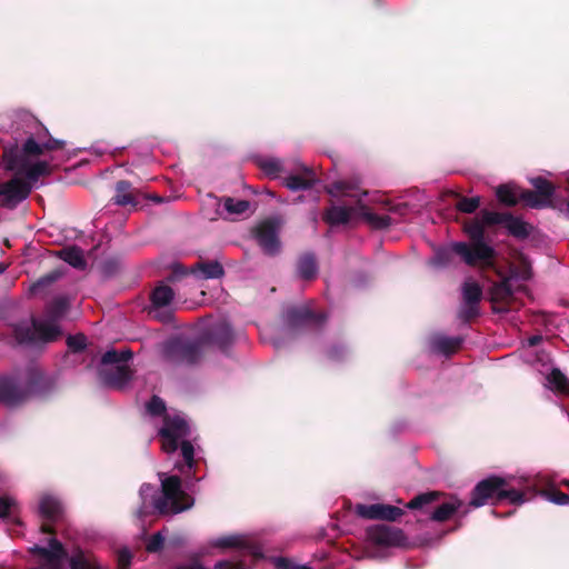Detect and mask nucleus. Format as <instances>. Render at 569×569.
<instances>
[{"label":"nucleus","mask_w":569,"mask_h":569,"mask_svg":"<svg viewBox=\"0 0 569 569\" xmlns=\"http://www.w3.org/2000/svg\"><path fill=\"white\" fill-rule=\"evenodd\" d=\"M62 140L49 139L47 142H38L30 137L23 143L21 151L6 154V168L16 173L3 182H0V204L6 208H14L26 200L41 176L50 172L47 161L31 162L29 157L44 154L49 150L62 149Z\"/></svg>","instance_id":"obj_1"},{"label":"nucleus","mask_w":569,"mask_h":569,"mask_svg":"<svg viewBox=\"0 0 569 569\" xmlns=\"http://www.w3.org/2000/svg\"><path fill=\"white\" fill-rule=\"evenodd\" d=\"M491 224L483 221L482 211L480 218L472 219L465 226L471 243L453 242L449 248L438 250L432 261L433 264L445 266L449 261L450 253L455 252L468 266L492 267L495 249L485 241V227Z\"/></svg>","instance_id":"obj_2"},{"label":"nucleus","mask_w":569,"mask_h":569,"mask_svg":"<svg viewBox=\"0 0 569 569\" xmlns=\"http://www.w3.org/2000/svg\"><path fill=\"white\" fill-rule=\"evenodd\" d=\"M332 197H347L356 200V204L351 207L332 206L325 214V220L331 226L348 223L355 219H362L373 228L382 229L391 223L388 216H378L373 213L367 203L361 200L362 196H367V191H360L359 188L349 181L341 180L335 182L329 188Z\"/></svg>","instance_id":"obj_3"},{"label":"nucleus","mask_w":569,"mask_h":569,"mask_svg":"<svg viewBox=\"0 0 569 569\" xmlns=\"http://www.w3.org/2000/svg\"><path fill=\"white\" fill-rule=\"evenodd\" d=\"M161 495H158L156 487L143 483L140 487L142 507L139 517L144 513L148 506H152L160 515H176L188 510L193 506V499L181 488V480L178 476H164L160 473Z\"/></svg>","instance_id":"obj_4"},{"label":"nucleus","mask_w":569,"mask_h":569,"mask_svg":"<svg viewBox=\"0 0 569 569\" xmlns=\"http://www.w3.org/2000/svg\"><path fill=\"white\" fill-rule=\"evenodd\" d=\"M69 308V300L64 296L54 298L47 307V319H34L31 325L22 322L16 326L14 335L20 343L50 342L56 340L61 330L57 321Z\"/></svg>","instance_id":"obj_5"},{"label":"nucleus","mask_w":569,"mask_h":569,"mask_svg":"<svg viewBox=\"0 0 569 569\" xmlns=\"http://www.w3.org/2000/svg\"><path fill=\"white\" fill-rule=\"evenodd\" d=\"M213 547L227 549L234 548L241 558L239 561L221 560L214 569H250L254 561L262 558L261 547L249 535H229L214 539ZM176 569H207L199 562L182 565Z\"/></svg>","instance_id":"obj_6"},{"label":"nucleus","mask_w":569,"mask_h":569,"mask_svg":"<svg viewBox=\"0 0 569 569\" xmlns=\"http://www.w3.org/2000/svg\"><path fill=\"white\" fill-rule=\"evenodd\" d=\"M259 167L270 178H282L283 184L291 191L311 189L317 182L315 172L298 160L263 158Z\"/></svg>","instance_id":"obj_7"},{"label":"nucleus","mask_w":569,"mask_h":569,"mask_svg":"<svg viewBox=\"0 0 569 569\" xmlns=\"http://www.w3.org/2000/svg\"><path fill=\"white\" fill-rule=\"evenodd\" d=\"M189 435L190 426L182 415L164 416L163 426L159 430L162 450L167 453H172L177 450L180 442L186 466L191 469L194 449L191 442L186 440Z\"/></svg>","instance_id":"obj_8"},{"label":"nucleus","mask_w":569,"mask_h":569,"mask_svg":"<svg viewBox=\"0 0 569 569\" xmlns=\"http://www.w3.org/2000/svg\"><path fill=\"white\" fill-rule=\"evenodd\" d=\"M506 481L499 477H489L481 480L473 489L470 505L478 508L487 503L488 499L497 496L499 499H508L511 505H522L526 499L523 493L516 489H503Z\"/></svg>","instance_id":"obj_9"},{"label":"nucleus","mask_w":569,"mask_h":569,"mask_svg":"<svg viewBox=\"0 0 569 569\" xmlns=\"http://www.w3.org/2000/svg\"><path fill=\"white\" fill-rule=\"evenodd\" d=\"M40 376L29 372L23 376H7L0 378V401L8 406L22 401L30 393L37 392Z\"/></svg>","instance_id":"obj_10"},{"label":"nucleus","mask_w":569,"mask_h":569,"mask_svg":"<svg viewBox=\"0 0 569 569\" xmlns=\"http://www.w3.org/2000/svg\"><path fill=\"white\" fill-rule=\"evenodd\" d=\"M132 357L129 349L117 351L110 349L102 355V365H116L109 372L103 375V381L107 386L114 389H122L131 379V371L127 365L128 360Z\"/></svg>","instance_id":"obj_11"},{"label":"nucleus","mask_w":569,"mask_h":569,"mask_svg":"<svg viewBox=\"0 0 569 569\" xmlns=\"http://www.w3.org/2000/svg\"><path fill=\"white\" fill-rule=\"evenodd\" d=\"M281 227V220L276 218L261 222L256 229V237L263 252L274 256L280 251V241L278 233Z\"/></svg>","instance_id":"obj_12"},{"label":"nucleus","mask_w":569,"mask_h":569,"mask_svg":"<svg viewBox=\"0 0 569 569\" xmlns=\"http://www.w3.org/2000/svg\"><path fill=\"white\" fill-rule=\"evenodd\" d=\"M369 543L377 547H400L406 542L402 530L389 526H373L367 531Z\"/></svg>","instance_id":"obj_13"},{"label":"nucleus","mask_w":569,"mask_h":569,"mask_svg":"<svg viewBox=\"0 0 569 569\" xmlns=\"http://www.w3.org/2000/svg\"><path fill=\"white\" fill-rule=\"evenodd\" d=\"M482 296L480 286L472 280H467L462 286V305L459 310V318L468 321L479 313V301Z\"/></svg>","instance_id":"obj_14"},{"label":"nucleus","mask_w":569,"mask_h":569,"mask_svg":"<svg viewBox=\"0 0 569 569\" xmlns=\"http://www.w3.org/2000/svg\"><path fill=\"white\" fill-rule=\"evenodd\" d=\"M33 551L37 552L42 560L40 569H62L64 560L67 559V552L63 546L54 538L50 539L46 547L36 546Z\"/></svg>","instance_id":"obj_15"},{"label":"nucleus","mask_w":569,"mask_h":569,"mask_svg":"<svg viewBox=\"0 0 569 569\" xmlns=\"http://www.w3.org/2000/svg\"><path fill=\"white\" fill-rule=\"evenodd\" d=\"M528 278V270H525L520 276L515 270H511L509 276L503 277L499 282L493 283L490 292L492 302L497 303L508 301L518 289V280H526Z\"/></svg>","instance_id":"obj_16"},{"label":"nucleus","mask_w":569,"mask_h":569,"mask_svg":"<svg viewBox=\"0 0 569 569\" xmlns=\"http://www.w3.org/2000/svg\"><path fill=\"white\" fill-rule=\"evenodd\" d=\"M355 512L365 519H382L389 521L398 519L403 513L402 509L398 507L382 503H358L355 507Z\"/></svg>","instance_id":"obj_17"},{"label":"nucleus","mask_w":569,"mask_h":569,"mask_svg":"<svg viewBox=\"0 0 569 569\" xmlns=\"http://www.w3.org/2000/svg\"><path fill=\"white\" fill-rule=\"evenodd\" d=\"M483 221L487 223L503 224L516 237L528 234V224L519 218L508 213L483 211Z\"/></svg>","instance_id":"obj_18"},{"label":"nucleus","mask_w":569,"mask_h":569,"mask_svg":"<svg viewBox=\"0 0 569 569\" xmlns=\"http://www.w3.org/2000/svg\"><path fill=\"white\" fill-rule=\"evenodd\" d=\"M209 201L213 207H216L214 214L206 213L210 220H214L217 217L241 216L244 214L250 208V202L247 200H234L232 198H226L223 206H221L220 200L216 197H210Z\"/></svg>","instance_id":"obj_19"},{"label":"nucleus","mask_w":569,"mask_h":569,"mask_svg":"<svg viewBox=\"0 0 569 569\" xmlns=\"http://www.w3.org/2000/svg\"><path fill=\"white\" fill-rule=\"evenodd\" d=\"M176 271L181 274L190 273L199 280L218 279L221 278L224 273L222 266L217 261L199 262L194 264L189 271L182 269L179 266L177 267Z\"/></svg>","instance_id":"obj_20"},{"label":"nucleus","mask_w":569,"mask_h":569,"mask_svg":"<svg viewBox=\"0 0 569 569\" xmlns=\"http://www.w3.org/2000/svg\"><path fill=\"white\" fill-rule=\"evenodd\" d=\"M326 319L322 315H316L308 307H295L287 311V320L290 327H298L311 322H321Z\"/></svg>","instance_id":"obj_21"},{"label":"nucleus","mask_w":569,"mask_h":569,"mask_svg":"<svg viewBox=\"0 0 569 569\" xmlns=\"http://www.w3.org/2000/svg\"><path fill=\"white\" fill-rule=\"evenodd\" d=\"M168 350L179 352L181 360L191 363L200 355V345L198 342L173 339L168 342Z\"/></svg>","instance_id":"obj_22"},{"label":"nucleus","mask_w":569,"mask_h":569,"mask_svg":"<svg viewBox=\"0 0 569 569\" xmlns=\"http://www.w3.org/2000/svg\"><path fill=\"white\" fill-rule=\"evenodd\" d=\"M69 566L70 569H106L92 552L81 549L72 552Z\"/></svg>","instance_id":"obj_23"},{"label":"nucleus","mask_w":569,"mask_h":569,"mask_svg":"<svg viewBox=\"0 0 569 569\" xmlns=\"http://www.w3.org/2000/svg\"><path fill=\"white\" fill-rule=\"evenodd\" d=\"M39 512L43 519L56 521L62 513V505L58 498L51 495H44L39 502Z\"/></svg>","instance_id":"obj_24"},{"label":"nucleus","mask_w":569,"mask_h":569,"mask_svg":"<svg viewBox=\"0 0 569 569\" xmlns=\"http://www.w3.org/2000/svg\"><path fill=\"white\" fill-rule=\"evenodd\" d=\"M174 298L173 290L167 284H159L151 293L152 310L158 316V310L169 307Z\"/></svg>","instance_id":"obj_25"},{"label":"nucleus","mask_w":569,"mask_h":569,"mask_svg":"<svg viewBox=\"0 0 569 569\" xmlns=\"http://www.w3.org/2000/svg\"><path fill=\"white\" fill-rule=\"evenodd\" d=\"M461 341L458 337L437 335L431 339V349L437 353L449 356L459 349Z\"/></svg>","instance_id":"obj_26"},{"label":"nucleus","mask_w":569,"mask_h":569,"mask_svg":"<svg viewBox=\"0 0 569 569\" xmlns=\"http://www.w3.org/2000/svg\"><path fill=\"white\" fill-rule=\"evenodd\" d=\"M113 202L118 206L137 207L139 204L130 182L121 180L116 183Z\"/></svg>","instance_id":"obj_27"},{"label":"nucleus","mask_w":569,"mask_h":569,"mask_svg":"<svg viewBox=\"0 0 569 569\" xmlns=\"http://www.w3.org/2000/svg\"><path fill=\"white\" fill-rule=\"evenodd\" d=\"M546 381L549 389L569 395V379L559 369L552 368Z\"/></svg>","instance_id":"obj_28"},{"label":"nucleus","mask_w":569,"mask_h":569,"mask_svg":"<svg viewBox=\"0 0 569 569\" xmlns=\"http://www.w3.org/2000/svg\"><path fill=\"white\" fill-rule=\"evenodd\" d=\"M59 257L74 268L83 269L86 267L83 251L79 247H66L59 251Z\"/></svg>","instance_id":"obj_29"},{"label":"nucleus","mask_w":569,"mask_h":569,"mask_svg":"<svg viewBox=\"0 0 569 569\" xmlns=\"http://www.w3.org/2000/svg\"><path fill=\"white\" fill-rule=\"evenodd\" d=\"M318 272V266L313 254H303L298 261V273L302 279H312Z\"/></svg>","instance_id":"obj_30"},{"label":"nucleus","mask_w":569,"mask_h":569,"mask_svg":"<svg viewBox=\"0 0 569 569\" xmlns=\"http://www.w3.org/2000/svg\"><path fill=\"white\" fill-rule=\"evenodd\" d=\"M461 501L458 499H451L439 506L431 515V519L436 521H445L449 519L455 511L459 509Z\"/></svg>","instance_id":"obj_31"},{"label":"nucleus","mask_w":569,"mask_h":569,"mask_svg":"<svg viewBox=\"0 0 569 569\" xmlns=\"http://www.w3.org/2000/svg\"><path fill=\"white\" fill-rule=\"evenodd\" d=\"M520 199L523 200L528 207L535 209L547 208L552 206V202L547 200L546 197L543 198L541 197V194L531 190L521 191Z\"/></svg>","instance_id":"obj_32"},{"label":"nucleus","mask_w":569,"mask_h":569,"mask_svg":"<svg viewBox=\"0 0 569 569\" xmlns=\"http://www.w3.org/2000/svg\"><path fill=\"white\" fill-rule=\"evenodd\" d=\"M520 190L511 184H502L497 189L498 199L509 206L516 204L520 198Z\"/></svg>","instance_id":"obj_33"},{"label":"nucleus","mask_w":569,"mask_h":569,"mask_svg":"<svg viewBox=\"0 0 569 569\" xmlns=\"http://www.w3.org/2000/svg\"><path fill=\"white\" fill-rule=\"evenodd\" d=\"M530 183L536 189L535 192L541 194V197H543V198L546 197L547 200L552 202V197L555 194V187L550 181H548L547 179H545L542 177H536V178L530 179Z\"/></svg>","instance_id":"obj_34"},{"label":"nucleus","mask_w":569,"mask_h":569,"mask_svg":"<svg viewBox=\"0 0 569 569\" xmlns=\"http://www.w3.org/2000/svg\"><path fill=\"white\" fill-rule=\"evenodd\" d=\"M18 507L13 499L9 497H0V518H8L17 521Z\"/></svg>","instance_id":"obj_35"},{"label":"nucleus","mask_w":569,"mask_h":569,"mask_svg":"<svg viewBox=\"0 0 569 569\" xmlns=\"http://www.w3.org/2000/svg\"><path fill=\"white\" fill-rule=\"evenodd\" d=\"M214 339L221 348H224L232 341L233 332L229 323L222 322L216 328Z\"/></svg>","instance_id":"obj_36"},{"label":"nucleus","mask_w":569,"mask_h":569,"mask_svg":"<svg viewBox=\"0 0 569 569\" xmlns=\"http://www.w3.org/2000/svg\"><path fill=\"white\" fill-rule=\"evenodd\" d=\"M61 277V273L59 271H52L49 274H46L44 277L40 278L37 282H34L30 287V292L32 295H38L41 292V290L57 281Z\"/></svg>","instance_id":"obj_37"},{"label":"nucleus","mask_w":569,"mask_h":569,"mask_svg":"<svg viewBox=\"0 0 569 569\" xmlns=\"http://www.w3.org/2000/svg\"><path fill=\"white\" fill-rule=\"evenodd\" d=\"M438 497L437 492H428V493H422V495H419L417 497H415L408 505L407 507L409 509H417V508H421L422 506L425 505H428L430 502H432L433 500H436Z\"/></svg>","instance_id":"obj_38"},{"label":"nucleus","mask_w":569,"mask_h":569,"mask_svg":"<svg viewBox=\"0 0 569 569\" xmlns=\"http://www.w3.org/2000/svg\"><path fill=\"white\" fill-rule=\"evenodd\" d=\"M479 206H480V198L471 197V198L460 199L457 204V208L462 212L472 213L478 209Z\"/></svg>","instance_id":"obj_39"},{"label":"nucleus","mask_w":569,"mask_h":569,"mask_svg":"<svg viewBox=\"0 0 569 569\" xmlns=\"http://www.w3.org/2000/svg\"><path fill=\"white\" fill-rule=\"evenodd\" d=\"M146 409L151 416H160L166 411V405L161 398L153 396L147 403Z\"/></svg>","instance_id":"obj_40"},{"label":"nucleus","mask_w":569,"mask_h":569,"mask_svg":"<svg viewBox=\"0 0 569 569\" xmlns=\"http://www.w3.org/2000/svg\"><path fill=\"white\" fill-rule=\"evenodd\" d=\"M86 343L87 338L83 335L69 336L67 339L69 349L76 352L84 349Z\"/></svg>","instance_id":"obj_41"},{"label":"nucleus","mask_w":569,"mask_h":569,"mask_svg":"<svg viewBox=\"0 0 569 569\" xmlns=\"http://www.w3.org/2000/svg\"><path fill=\"white\" fill-rule=\"evenodd\" d=\"M543 496L548 501L559 506H565L569 503V495L560 491L543 492Z\"/></svg>","instance_id":"obj_42"},{"label":"nucleus","mask_w":569,"mask_h":569,"mask_svg":"<svg viewBox=\"0 0 569 569\" xmlns=\"http://www.w3.org/2000/svg\"><path fill=\"white\" fill-rule=\"evenodd\" d=\"M164 542V537L161 532H157L150 537V539L147 542V550L149 552H157L159 551Z\"/></svg>","instance_id":"obj_43"},{"label":"nucleus","mask_w":569,"mask_h":569,"mask_svg":"<svg viewBox=\"0 0 569 569\" xmlns=\"http://www.w3.org/2000/svg\"><path fill=\"white\" fill-rule=\"evenodd\" d=\"M274 566L277 569H310L307 566H300L295 562H292L290 559L287 558H276L274 559Z\"/></svg>","instance_id":"obj_44"},{"label":"nucleus","mask_w":569,"mask_h":569,"mask_svg":"<svg viewBox=\"0 0 569 569\" xmlns=\"http://www.w3.org/2000/svg\"><path fill=\"white\" fill-rule=\"evenodd\" d=\"M131 561V553L128 549H122L118 552L119 569H128Z\"/></svg>","instance_id":"obj_45"},{"label":"nucleus","mask_w":569,"mask_h":569,"mask_svg":"<svg viewBox=\"0 0 569 569\" xmlns=\"http://www.w3.org/2000/svg\"><path fill=\"white\" fill-rule=\"evenodd\" d=\"M541 336H532L528 339V343L530 347L537 346L541 341Z\"/></svg>","instance_id":"obj_46"},{"label":"nucleus","mask_w":569,"mask_h":569,"mask_svg":"<svg viewBox=\"0 0 569 569\" xmlns=\"http://www.w3.org/2000/svg\"><path fill=\"white\" fill-rule=\"evenodd\" d=\"M560 211L569 219V201L560 209Z\"/></svg>","instance_id":"obj_47"},{"label":"nucleus","mask_w":569,"mask_h":569,"mask_svg":"<svg viewBox=\"0 0 569 569\" xmlns=\"http://www.w3.org/2000/svg\"><path fill=\"white\" fill-rule=\"evenodd\" d=\"M329 356H330V358H332V359L338 358V357H337V355H336V348H332V349L330 350Z\"/></svg>","instance_id":"obj_48"},{"label":"nucleus","mask_w":569,"mask_h":569,"mask_svg":"<svg viewBox=\"0 0 569 569\" xmlns=\"http://www.w3.org/2000/svg\"><path fill=\"white\" fill-rule=\"evenodd\" d=\"M493 310L497 312H506L507 311V309H505V308H497V307H493Z\"/></svg>","instance_id":"obj_49"},{"label":"nucleus","mask_w":569,"mask_h":569,"mask_svg":"<svg viewBox=\"0 0 569 569\" xmlns=\"http://www.w3.org/2000/svg\"><path fill=\"white\" fill-rule=\"evenodd\" d=\"M539 361H542L545 358L548 359V355L542 353L541 356L537 357Z\"/></svg>","instance_id":"obj_50"},{"label":"nucleus","mask_w":569,"mask_h":569,"mask_svg":"<svg viewBox=\"0 0 569 569\" xmlns=\"http://www.w3.org/2000/svg\"><path fill=\"white\" fill-rule=\"evenodd\" d=\"M152 200L156 201V202H161L162 198H160V197H152Z\"/></svg>","instance_id":"obj_51"},{"label":"nucleus","mask_w":569,"mask_h":569,"mask_svg":"<svg viewBox=\"0 0 569 569\" xmlns=\"http://www.w3.org/2000/svg\"><path fill=\"white\" fill-rule=\"evenodd\" d=\"M4 271V267L2 264H0V273H2Z\"/></svg>","instance_id":"obj_52"},{"label":"nucleus","mask_w":569,"mask_h":569,"mask_svg":"<svg viewBox=\"0 0 569 569\" xmlns=\"http://www.w3.org/2000/svg\"><path fill=\"white\" fill-rule=\"evenodd\" d=\"M563 485H566L569 488V481H563Z\"/></svg>","instance_id":"obj_53"},{"label":"nucleus","mask_w":569,"mask_h":569,"mask_svg":"<svg viewBox=\"0 0 569 569\" xmlns=\"http://www.w3.org/2000/svg\"><path fill=\"white\" fill-rule=\"evenodd\" d=\"M566 190L569 192V180H568V184L566 187Z\"/></svg>","instance_id":"obj_54"}]
</instances>
